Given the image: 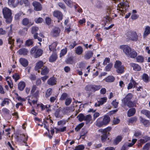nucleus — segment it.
Returning <instances> with one entry per match:
<instances>
[{"label": "nucleus", "mask_w": 150, "mask_h": 150, "mask_svg": "<svg viewBox=\"0 0 150 150\" xmlns=\"http://www.w3.org/2000/svg\"><path fill=\"white\" fill-rule=\"evenodd\" d=\"M2 13L4 18L6 19V22L11 23L12 18L11 11L7 7H4L3 9Z\"/></svg>", "instance_id": "1"}, {"label": "nucleus", "mask_w": 150, "mask_h": 150, "mask_svg": "<svg viewBox=\"0 0 150 150\" xmlns=\"http://www.w3.org/2000/svg\"><path fill=\"white\" fill-rule=\"evenodd\" d=\"M126 39L128 40L136 41L138 39V35L136 32L129 30L125 34Z\"/></svg>", "instance_id": "2"}, {"label": "nucleus", "mask_w": 150, "mask_h": 150, "mask_svg": "<svg viewBox=\"0 0 150 150\" xmlns=\"http://www.w3.org/2000/svg\"><path fill=\"white\" fill-rule=\"evenodd\" d=\"M30 53L35 58H37L42 55L43 51L41 49L38 48L37 47H34L31 49Z\"/></svg>", "instance_id": "3"}, {"label": "nucleus", "mask_w": 150, "mask_h": 150, "mask_svg": "<svg viewBox=\"0 0 150 150\" xmlns=\"http://www.w3.org/2000/svg\"><path fill=\"white\" fill-rule=\"evenodd\" d=\"M114 67L116 69V72L117 73L122 74L123 72L124 67L122 65V63L120 61H116L114 65Z\"/></svg>", "instance_id": "4"}, {"label": "nucleus", "mask_w": 150, "mask_h": 150, "mask_svg": "<svg viewBox=\"0 0 150 150\" xmlns=\"http://www.w3.org/2000/svg\"><path fill=\"white\" fill-rule=\"evenodd\" d=\"M102 87L100 85H89L86 86L85 89L86 91H98Z\"/></svg>", "instance_id": "5"}, {"label": "nucleus", "mask_w": 150, "mask_h": 150, "mask_svg": "<svg viewBox=\"0 0 150 150\" xmlns=\"http://www.w3.org/2000/svg\"><path fill=\"white\" fill-rule=\"evenodd\" d=\"M120 48L122 50L123 53L125 54L127 57L129 55L132 50L130 47L126 45L120 46Z\"/></svg>", "instance_id": "6"}, {"label": "nucleus", "mask_w": 150, "mask_h": 150, "mask_svg": "<svg viewBox=\"0 0 150 150\" xmlns=\"http://www.w3.org/2000/svg\"><path fill=\"white\" fill-rule=\"evenodd\" d=\"M53 14L54 17L57 18L58 22H59L60 20L62 19L63 14L60 11H54L53 13Z\"/></svg>", "instance_id": "7"}, {"label": "nucleus", "mask_w": 150, "mask_h": 150, "mask_svg": "<svg viewBox=\"0 0 150 150\" xmlns=\"http://www.w3.org/2000/svg\"><path fill=\"white\" fill-rule=\"evenodd\" d=\"M61 30L58 27L54 28L51 32V35L53 37H57L59 35Z\"/></svg>", "instance_id": "8"}, {"label": "nucleus", "mask_w": 150, "mask_h": 150, "mask_svg": "<svg viewBox=\"0 0 150 150\" xmlns=\"http://www.w3.org/2000/svg\"><path fill=\"white\" fill-rule=\"evenodd\" d=\"M32 5L34 7V10L37 11H40L42 10V7L41 4L37 1H34L32 3Z\"/></svg>", "instance_id": "9"}, {"label": "nucleus", "mask_w": 150, "mask_h": 150, "mask_svg": "<svg viewBox=\"0 0 150 150\" xmlns=\"http://www.w3.org/2000/svg\"><path fill=\"white\" fill-rule=\"evenodd\" d=\"M94 6L98 8L102 7L103 3L98 0H90Z\"/></svg>", "instance_id": "10"}, {"label": "nucleus", "mask_w": 150, "mask_h": 150, "mask_svg": "<svg viewBox=\"0 0 150 150\" xmlns=\"http://www.w3.org/2000/svg\"><path fill=\"white\" fill-rule=\"evenodd\" d=\"M130 67L133 68V69L135 71H139L142 69L141 67L138 64L135 63H131L130 64Z\"/></svg>", "instance_id": "11"}, {"label": "nucleus", "mask_w": 150, "mask_h": 150, "mask_svg": "<svg viewBox=\"0 0 150 150\" xmlns=\"http://www.w3.org/2000/svg\"><path fill=\"white\" fill-rule=\"evenodd\" d=\"M133 95L131 93H128L122 100V101L123 104L126 103L130 101L132 99Z\"/></svg>", "instance_id": "12"}, {"label": "nucleus", "mask_w": 150, "mask_h": 150, "mask_svg": "<svg viewBox=\"0 0 150 150\" xmlns=\"http://www.w3.org/2000/svg\"><path fill=\"white\" fill-rule=\"evenodd\" d=\"M22 24L25 26L28 25L29 27L32 25L33 23L30 21L29 19L27 18H23L22 21Z\"/></svg>", "instance_id": "13"}, {"label": "nucleus", "mask_w": 150, "mask_h": 150, "mask_svg": "<svg viewBox=\"0 0 150 150\" xmlns=\"http://www.w3.org/2000/svg\"><path fill=\"white\" fill-rule=\"evenodd\" d=\"M57 83L56 79L54 77H52L50 78L47 81V83L50 86H53Z\"/></svg>", "instance_id": "14"}, {"label": "nucleus", "mask_w": 150, "mask_h": 150, "mask_svg": "<svg viewBox=\"0 0 150 150\" xmlns=\"http://www.w3.org/2000/svg\"><path fill=\"white\" fill-rule=\"evenodd\" d=\"M8 4L10 6L15 7L18 3V0H8Z\"/></svg>", "instance_id": "15"}, {"label": "nucleus", "mask_w": 150, "mask_h": 150, "mask_svg": "<svg viewBox=\"0 0 150 150\" xmlns=\"http://www.w3.org/2000/svg\"><path fill=\"white\" fill-rule=\"evenodd\" d=\"M93 53L91 51H88L85 52L83 56V57L85 59L87 60L90 59L93 56Z\"/></svg>", "instance_id": "16"}, {"label": "nucleus", "mask_w": 150, "mask_h": 150, "mask_svg": "<svg viewBox=\"0 0 150 150\" xmlns=\"http://www.w3.org/2000/svg\"><path fill=\"white\" fill-rule=\"evenodd\" d=\"M44 64L43 62L42 61H40L37 63L35 67V69L36 71H38V72L39 73L40 71L39 69L43 66Z\"/></svg>", "instance_id": "17"}, {"label": "nucleus", "mask_w": 150, "mask_h": 150, "mask_svg": "<svg viewBox=\"0 0 150 150\" xmlns=\"http://www.w3.org/2000/svg\"><path fill=\"white\" fill-rule=\"evenodd\" d=\"M137 55V52L134 49H132L127 57L132 59L136 58Z\"/></svg>", "instance_id": "18"}, {"label": "nucleus", "mask_w": 150, "mask_h": 150, "mask_svg": "<svg viewBox=\"0 0 150 150\" xmlns=\"http://www.w3.org/2000/svg\"><path fill=\"white\" fill-rule=\"evenodd\" d=\"M111 129L112 127H108L104 129H100L99 130V131L102 133H103L109 135V132L111 130Z\"/></svg>", "instance_id": "19"}, {"label": "nucleus", "mask_w": 150, "mask_h": 150, "mask_svg": "<svg viewBox=\"0 0 150 150\" xmlns=\"http://www.w3.org/2000/svg\"><path fill=\"white\" fill-rule=\"evenodd\" d=\"M83 51V48L81 46H78L75 48V53L78 55H80L82 54Z\"/></svg>", "instance_id": "20"}, {"label": "nucleus", "mask_w": 150, "mask_h": 150, "mask_svg": "<svg viewBox=\"0 0 150 150\" xmlns=\"http://www.w3.org/2000/svg\"><path fill=\"white\" fill-rule=\"evenodd\" d=\"M96 125L99 127H101L103 125H105L102 120V118L101 117L97 119L96 122Z\"/></svg>", "instance_id": "21"}, {"label": "nucleus", "mask_w": 150, "mask_h": 150, "mask_svg": "<svg viewBox=\"0 0 150 150\" xmlns=\"http://www.w3.org/2000/svg\"><path fill=\"white\" fill-rule=\"evenodd\" d=\"M20 64L23 67H26L28 65V60L24 58H21L19 59Z\"/></svg>", "instance_id": "22"}, {"label": "nucleus", "mask_w": 150, "mask_h": 150, "mask_svg": "<svg viewBox=\"0 0 150 150\" xmlns=\"http://www.w3.org/2000/svg\"><path fill=\"white\" fill-rule=\"evenodd\" d=\"M150 33V27L148 26H146L143 34V37L145 38Z\"/></svg>", "instance_id": "23"}, {"label": "nucleus", "mask_w": 150, "mask_h": 150, "mask_svg": "<svg viewBox=\"0 0 150 150\" xmlns=\"http://www.w3.org/2000/svg\"><path fill=\"white\" fill-rule=\"evenodd\" d=\"M26 86L25 83L23 81H20L18 85V89L21 91H22L23 90L24 88Z\"/></svg>", "instance_id": "24"}, {"label": "nucleus", "mask_w": 150, "mask_h": 150, "mask_svg": "<svg viewBox=\"0 0 150 150\" xmlns=\"http://www.w3.org/2000/svg\"><path fill=\"white\" fill-rule=\"evenodd\" d=\"M5 80L6 81L10 88L11 89L13 87V84L11 78L9 76H8L6 78Z\"/></svg>", "instance_id": "25"}, {"label": "nucleus", "mask_w": 150, "mask_h": 150, "mask_svg": "<svg viewBox=\"0 0 150 150\" xmlns=\"http://www.w3.org/2000/svg\"><path fill=\"white\" fill-rule=\"evenodd\" d=\"M124 105H127L129 108L133 107L136 106V101H129L126 103L123 104Z\"/></svg>", "instance_id": "26"}, {"label": "nucleus", "mask_w": 150, "mask_h": 150, "mask_svg": "<svg viewBox=\"0 0 150 150\" xmlns=\"http://www.w3.org/2000/svg\"><path fill=\"white\" fill-rule=\"evenodd\" d=\"M28 52V50L25 48L20 49L18 51V52L19 54L24 55H27Z\"/></svg>", "instance_id": "27"}, {"label": "nucleus", "mask_w": 150, "mask_h": 150, "mask_svg": "<svg viewBox=\"0 0 150 150\" xmlns=\"http://www.w3.org/2000/svg\"><path fill=\"white\" fill-rule=\"evenodd\" d=\"M11 100L8 98H5L0 103V105L1 107L4 106L5 105H9Z\"/></svg>", "instance_id": "28"}, {"label": "nucleus", "mask_w": 150, "mask_h": 150, "mask_svg": "<svg viewBox=\"0 0 150 150\" xmlns=\"http://www.w3.org/2000/svg\"><path fill=\"white\" fill-rule=\"evenodd\" d=\"M136 110L134 108L129 109L127 112V116L129 117L133 116L135 113Z\"/></svg>", "instance_id": "29"}, {"label": "nucleus", "mask_w": 150, "mask_h": 150, "mask_svg": "<svg viewBox=\"0 0 150 150\" xmlns=\"http://www.w3.org/2000/svg\"><path fill=\"white\" fill-rule=\"evenodd\" d=\"M49 69L47 67L44 66L42 69L41 74L42 75L47 74L49 72Z\"/></svg>", "instance_id": "30"}, {"label": "nucleus", "mask_w": 150, "mask_h": 150, "mask_svg": "<svg viewBox=\"0 0 150 150\" xmlns=\"http://www.w3.org/2000/svg\"><path fill=\"white\" fill-rule=\"evenodd\" d=\"M28 137L27 135L23 134H22L20 135L19 139L23 142L26 143L28 140Z\"/></svg>", "instance_id": "31"}, {"label": "nucleus", "mask_w": 150, "mask_h": 150, "mask_svg": "<svg viewBox=\"0 0 150 150\" xmlns=\"http://www.w3.org/2000/svg\"><path fill=\"white\" fill-rule=\"evenodd\" d=\"M110 120V117L106 115L104 116L102 120L104 123L106 125L108 124Z\"/></svg>", "instance_id": "32"}, {"label": "nucleus", "mask_w": 150, "mask_h": 150, "mask_svg": "<svg viewBox=\"0 0 150 150\" xmlns=\"http://www.w3.org/2000/svg\"><path fill=\"white\" fill-rule=\"evenodd\" d=\"M141 113L145 115L148 118L150 119V111L145 109H143L141 111Z\"/></svg>", "instance_id": "33"}, {"label": "nucleus", "mask_w": 150, "mask_h": 150, "mask_svg": "<svg viewBox=\"0 0 150 150\" xmlns=\"http://www.w3.org/2000/svg\"><path fill=\"white\" fill-rule=\"evenodd\" d=\"M115 78L112 76H109L106 77L104 80H105L106 82H112L115 80Z\"/></svg>", "instance_id": "34"}, {"label": "nucleus", "mask_w": 150, "mask_h": 150, "mask_svg": "<svg viewBox=\"0 0 150 150\" xmlns=\"http://www.w3.org/2000/svg\"><path fill=\"white\" fill-rule=\"evenodd\" d=\"M60 110L58 109L55 112L54 115L57 118H61L63 117V115L60 113Z\"/></svg>", "instance_id": "35"}, {"label": "nucleus", "mask_w": 150, "mask_h": 150, "mask_svg": "<svg viewBox=\"0 0 150 150\" xmlns=\"http://www.w3.org/2000/svg\"><path fill=\"white\" fill-rule=\"evenodd\" d=\"M57 57L56 54L54 53L50 57L49 61L50 62H53L56 60Z\"/></svg>", "instance_id": "36"}, {"label": "nucleus", "mask_w": 150, "mask_h": 150, "mask_svg": "<svg viewBox=\"0 0 150 150\" xmlns=\"http://www.w3.org/2000/svg\"><path fill=\"white\" fill-rule=\"evenodd\" d=\"M57 46V43L56 42H53L51 45L49 46V50L50 51H53L56 48Z\"/></svg>", "instance_id": "37"}, {"label": "nucleus", "mask_w": 150, "mask_h": 150, "mask_svg": "<svg viewBox=\"0 0 150 150\" xmlns=\"http://www.w3.org/2000/svg\"><path fill=\"white\" fill-rule=\"evenodd\" d=\"M137 62H138L142 63L144 62V57L141 55H138L136 57Z\"/></svg>", "instance_id": "38"}, {"label": "nucleus", "mask_w": 150, "mask_h": 150, "mask_svg": "<svg viewBox=\"0 0 150 150\" xmlns=\"http://www.w3.org/2000/svg\"><path fill=\"white\" fill-rule=\"evenodd\" d=\"M140 121L145 126L148 125L149 124V120L143 118L142 117H140Z\"/></svg>", "instance_id": "39"}, {"label": "nucleus", "mask_w": 150, "mask_h": 150, "mask_svg": "<svg viewBox=\"0 0 150 150\" xmlns=\"http://www.w3.org/2000/svg\"><path fill=\"white\" fill-rule=\"evenodd\" d=\"M122 137L120 135L117 136L114 141V143L115 144H117L121 142L122 139Z\"/></svg>", "instance_id": "40"}, {"label": "nucleus", "mask_w": 150, "mask_h": 150, "mask_svg": "<svg viewBox=\"0 0 150 150\" xmlns=\"http://www.w3.org/2000/svg\"><path fill=\"white\" fill-rule=\"evenodd\" d=\"M107 97H103L100 98L98 100L99 103L101 105H103L107 101Z\"/></svg>", "instance_id": "41"}, {"label": "nucleus", "mask_w": 150, "mask_h": 150, "mask_svg": "<svg viewBox=\"0 0 150 150\" xmlns=\"http://www.w3.org/2000/svg\"><path fill=\"white\" fill-rule=\"evenodd\" d=\"M66 63L67 64H72L74 63L73 57H70L68 58L66 61Z\"/></svg>", "instance_id": "42"}, {"label": "nucleus", "mask_w": 150, "mask_h": 150, "mask_svg": "<svg viewBox=\"0 0 150 150\" xmlns=\"http://www.w3.org/2000/svg\"><path fill=\"white\" fill-rule=\"evenodd\" d=\"M52 90L51 88H49L47 90L45 94V96L46 98L49 97L52 93Z\"/></svg>", "instance_id": "43"}, {"label": "nucleus", "mask_w": 150, "mask_h": 150, "mask_svg": "<svg viewBox=\"0 0 150 150\" xmlns=\"http://www.w3.org/2000/svg\"><path fill=\"white\" fill-rule=\"evenodd\" d=\"M13 79L14 80L15 82H16L20 79V76L19 74L17 73H14L12 76Z\"/></svg>", "instance_id": "44"}, {"label": "nucleus", "mask_w": 150, "mask_h": 150, "mask_svg": "<svg viewBox=\"0 0 150 150\" xmlns=\"http://www.w3.org/2000/svg\"><path fill=\"white\" fill-rule=\"evenodd\" d=\"M92 116L91 115H88L85 117L84 121L86 122V123L88 124L89 123L91 120Z\"/></svg>", "instance_id": "45"}, {"label": "nucleus", "mask_w": 150, "mask_h": 150, "mask_svg": "<svg viewBox=\"0 0 150 150\" xmlns=\"http://www.w3.org/2000/svg\"><path fill=\"white\" fill-rule=\"evenodd\" d=\"M143 80L146 82H147L149 81V76L148 75L145 73L142 76Z\"/></svg>", "instance_id": "46"}, {"label": "nucleus", "mask_w": 150, "mask_h": 150, "mask_svg": "<svg viewBox=\"0 0 150 150\" xmlns=\"http://www.w3.org/2000/svg\"><path fill=\"white\" fill-rule=\"evenodd\" d=\"M112 66V64L111 63L108 64L105 68V71H110Z\"/></svg>", "instance_id": "47"}, {"label": "nucleus", "mask_w": 150, "mask_h": 150, "mask_svg": "<svg viewBox=\"0 0 150 150\" xmlns=\"http://www.w3.org/2000/svg\"><path fill=\"white\" fill-rule=\"evenodd\" d=\"M67 52V48H65L64 49L62 50L61 51L60 57H61L65 55Z\"/></svg>", "instance_id": "48"}, {"label": "nucleus", "mask_w": 150, "mask_h": 150, "mask_svg": "<svg viewBox=\"0 0 150 150\" xmlns=\"http://www.w3.org/2000/svg\"><path fill=\"white\" fill-rule=\"evenodd\" d=\"M37 89H38L37 86L36 85H33L31 87L30 91L31 93L33 94Z\"/></svg>", "instance_id": "49"}, {"label": "nucleus", "mask_w": 150, "mask_h": 150, "mask_svg": "<svg viewBox=\"0 0 150 150\" xmlns=\"http://www.w3.org/2000/svg\"><path fill=\"white\" fill-rule=\"evenodd\" d=\"M85 116L83 114H80L78 116L79 120L80 122H82L83 120H84Z\"/></svg>", "instance_id": "50"}, {"label": "nucleus", "mask_w": 150, "mask_h": 150, "mask_svg": "<svg viewBox=\"0 0 150 150\" xmlns=\"http://www.w3.org/2000/svg\"><path fill=\"white\" fill-rule=\"evenodd\" d=\"M14 40L12 37L9 36L8 39V43L11 45H14Z\"/></svg>", "instance_id": "51"}, {"label": "nucleus", "mask_w": 150, "mask_h": 150, "mask_svg": "<svg viewBox=\"0 0 150 150\" xmlns=\"http://www.w3.org/2000/svg\"><path fill=\"white\" fill-rule=\"evenodd\" d=\"M84 125L83 123H81L78 125L75 128V129L76 131L79 130L81 128H82Z\"/></svg>", "instance_id": "52"}, {"label": "nucleus", "mask_w": 150, "mask_h": 150, "mask_svg": "<svg viewBox=\"0 0 150 150\" xmlns=\"http://www.w3.org/2000/svg\"><path fill=\"white\" fill-rule=\"evenodd\" d=\"M84 149V146L83 145H79L75 147L74 150H83Z\"/></svg>", "instance_id": "53"}, {"label": "nucleus", "mask_w": 150, "mask_h": 150, "mask_svg": "<svg viewBox=\"0 0 150 150\" xmlns=\"http://www.w3.org/2000/svg\"><path fill=\"white\" fill-rule=\"evenodd\" d=\"M137 120V118L134 117L129 119L128 120V122L129 123H132L134 122H136Z\"/></svg>", "instance_id": "54"}, {"label": "nucleus", "mask_w": 150, "mask_h": 150, "mask_svg": "<svg viewBox=\"0 0 150 150\" xmlns=\"http://www.w3.org/2000/svg\"><path fill=\"white\" fill-rule=\"evenodd\" d=\"M33 44V41L32 39H29L28 40L26 41L25 45L28 46H29L32 45Z\"/></svg>", "instance_id": "55"}, {"label": "nucleus", "mask_w": 150, "mask_h": 150, "mask_svg": "<svg viewBox=\"0 0 150 150\" xmlns=\"http://www.w3.org/2000/svg\"><path fill=\"white\" fill-rule=\"evenodd\" d=\"M119 103L118 102H117L116 100L115 99L113 100L112 102V106L115 108H116L117 107Z\"/></svg>", "instance_id": "56"}, {"label": "nucleus", "mask_w": 150, "mask_h": 150, "mask_svg": "<svg viewBox=\"0 0 150 150\" xmlns=\"http://www.w3.org/2000/svg\"><path fill=\"white\" fill-rule=\"evenodd\" d=\"M110 59L108 57H106L105 58L103 63V64L104 65H106L107 63H110Z\"/></svg>", "instance_id": "57"}, {"label": "nucleus", "mask_w": 150, "mask_h": 150, "mask_svg": "<svg viewBox=\"0 0 150 150\" xmlns=\"http://www.w3.org/2000/svg\"><path fill=\"white\" fill-rule=\"evenodd\" d=\"M72 99L71 98H67L65 101V104L66 105H69L71 103Z\"/></svg>", "instance_id": "58"}, {"label": "nucleus", "mask_w": 150, "mask_h": 150, "mask_svg": "<svg viewBox=\"0 0 150 150\" xmlns=\"http://www.w3.org/2000/svg\"><path fill=\"white\" fill-rule=\"evenodd\" d=\"M68 95L66 93H63L61 96L60 98V100H64L65 98L67 97Z\"/></svg>", "instance_id": "59"}, {"label": "nucleus", "mask_w": 150, "mask_h": 150, "mask_svg": "<svg viewBox=\"0 0 150 150\" xmlns=\"http://www.w3.org/2000/svg\"><path fill=\"white\" fill-rule=\"evenodd\" d=\"M65 3L68 6L71 7L72 5V2L71 0H63Z\"/></svg>", "instance_id": "60"}, {"label": "nucleus", "mask_w": 150, "mask_h": 150, "mask_svg": "<svg viewBox=\"0 0 150 150\" xmlns=\"http://www.w3.org/2000/svg\"><path fill=\"white\" fill-rule=\"evenodd\" d=\"M38 28L36 26H33L31 29V33L32 34H34L36 33V32L38 30Z\"/></svg>", "instance_id": "61"}, {"label": "nucleus", "mask_w": 150, "mask_h": 150, "mask_svg": "<svg viewBox=\"0 0 150 150\" xmlns=\"http://www.w3.org/2000/svg\"><path fill=\"white\" fill-rule=\"evenodd\" d=\"M103 135L101 136V140L102 142H104L107 138L108 135L102 133Z\"/></svg>", "instance_id": "62"}, {"label": "nucleus", "mask_w": 150, "mask_h": 150, "mask_svg": "<svg viewBox=\"0 0 150 150\" xmlns=\"http://www.w3.org/2000/svg\"><path fill=\"white\" fill-rule=\"evenodd\" d=\"M12 25H11L10 26L8 27L7 29L8 30H7L8 32V36L11 35L12 34Z\"/></svg>", "instance_id": "63"}, {"label": "nucleus", "mask_w": 150, "mask_h": 150, "mask_svg": "<svg viewBox=\"0 0 150 150\" xmlns=\"http://www.w3.org/2000/svg\"><path fill=\"white\" fill-rule=\"evenodd\" d=\"M150 146L149 143H146L144 146L142 150H149Z\"/></svg>", "instance_id": "64"}]
</instances>
